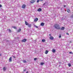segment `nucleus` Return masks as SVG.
Returning a JSON list of instances; mask_svg holds the SVG:
<instances>
[{"label":"nucleus","mask_w":73,"mask_h":73,"mask_svg":"<svg viewBox=\"0 0 73 73\" xmlns=\"http://www.w3.org/2000/svg\"><path fill=\"white\" fill-rule=\"evenodd\" d=\"M64 8H65V7H66V5H64Z\"/></svg>","instance_id":"33"},{"label":"nucleus","mask_w":73,"mask_h":73,"mask_svg":"<svg viewBox=\"0 0 73 73\" xmlns=\"http://www.w3.org/2000/svg\"><path fill=\"white\" fill-rule=\"evenodd\" d=\"M46 4V3H44V4H43V5H45Z\"/></svg>","instance_id":"29"},{"label":"nucleus","mask_w":73,"mask_h":73,"mask_svg":"<svg viewBox=\"0 0 73 73\" xmlns=\"http://www.w3.org/2000/svg\"><path fill=\"white\" fill-rule=\"evenodd\" d=\"M61 35L60 34V35H59V38H61Z\"/></svg>","instance_id":"23"},{"label":"nucleus","mask_w":73,"mask_h":73,"mask_svg":"<svg viewBox=\"0 0 73 73\" xmlns=\"http://www.w3.org/2000/svg\"><path fill=\"white\" fill-rule=\"evenodd\" d=\"M26 7V5H25L24 4L22 5V8H24V9Z\"/></svg>","instance_id":"7"},{"label":"nucleus","mask_w":73,"mask_h":73,"mask_svg":"<svg viewBox=\"0 0 73 73\" xmlns=\"http://www.w3.org/2000/svg\"><path fill=\"white\" fill-rule=\"evenodd\" d=\"M21 31V29H19V30H18L17 31V32H20Z\"/></svg>","instance_id":"15"},{"label":"nucleus","mask_w":73,"mask_h":73,"mask_svg":"<svg viewBox=\"0 0 73 73\" xmlns=\"http://www.w3.org/2000/svg\"><path fill=\"white\" fill-rule=\"evenodd\" d=\"M9 32H11V30L9 29Z\"/></svg>","instance_id":"24"},{"label":"nucleus","mask_w":73,"mask_h":73,"mask_svg":"<svg viewBox=\"0 0 73 73\" xmlns=\"http://www.w3.org/2000/svg\"><path fill=\"white\" fill-rule=\"evenodd\" d=\"M38 19L37 18H36L34 20V22H36L37 21H38Z\"/></svg>","instance_id":"6"},{"label":"nucleus","mask_w":73,"mask_h":73,"mask_svg":"<svg viewBox=\"0 0 73 73\" xmlns=\"http://www.w3.org/2000/svg\"><path fill=\"white\" fill-rule=\"evenodd\" d=\"M64 29H65V27H62L60 29V30H62V31H63Z\"/></svg>","instance_id":"8"},{"label":"nucleus","mask_w":73,"mask_h":73,"mask_svg":"<svg viewBox=\"0 0 73 73\" xmlns=\"http://www.w3.org/2000/svg\"><path fill=\"white\" fill-rule=\"evenodd\" d=\"M35 27H36V28H38V27L36 26H35Z\"/></svg>","instance_id":"31"},{"label":"nucleus","mask_w":73,"mask_h":73,"mask_svg":"<svg viewBox=\"0 0 73 73\" xmlns=\"http://www.w3.org/2000/svg\"><path fill=\"white\" fill-rule=\"evenodd\" d=\"M40 1V0H37V3H38Z\"/></svg>","instance_id":"25"},{"label":"nucleus","mask_w":73,"mask_h":73,"mask_svg":"<svg viewBox=\"0 0 73 73\" xmlns=\"http://www.w3.org/2000/svg\"><path fill=\"white\" fill-rule=\"evenodd\" d=\"M36 60H37V58H34V60L35 61H36Z\"/></svg>","instance_id":"22"},{"label":"nucleus","mask_w":73,"mask_h":73,"mask_svg":"<svg viewBox=\"0 0 73 73\" xmlns=\"http://www.w3.org/2000/svg\"><path fill=\"white\" fill-rule=\"evenodd\" d=\"M23 63H26V62H27V61L25 60H24L23 61Z\"/></svg>","instance_id":"17"},{"label":"nucleus","mask_w":73,"mask_h":73,"mask_svg":"<svg viewBox=\"0 0 73 73\" xmlns=\"http://www.w3.org/2000/svg\"><path fill=\"white\" fill-rule=\"evenodd\" d=\"M13 57L14 58H16V57L14 56H13Z\"/></svg>","instance_id":"30"},{"label":"nucleus","mask_w":73,"mask_h":73,"mask_svg":"<svg viewBox=\"0 0 73 73\" xmlns=\"http://www.w3.org/2000/svg\"><path fill=\"white\" fill-rule=\"evenodd\" d=\"M42 42H45V39H43L42 40Z\"/></svg>","instance_id":"16"},{"label":"nucleus","mask_w":73,"mask_h":73,"mask_svg":"<svg viewBox=\"0 0 73 73\" xmlns=\"http://www.w3.org/2000/svg\"><path fill=\"white\" fill-rule=\"evenodd\" d=\"M49 52V51L48 50H46L45 51V52H44V53L45 54H48V53Z\"/></svg>","instance_id":"10"},{"label":"nucleus","mask_w":73,"mask_h":73,"mask_svg":"<svg viewBox=\"0 0 73 73\" xmlns=\"http://www.w3.org/2000/svg\"><path fill=\"white\" fill-rule=\"evenodd\" d=\"M52 52H53V53H55L56 52V50H55V49H52Z\"/></svg>","instance_id":"13"},{"label":"nucleus","mask_w":73,"mask_h":73,"mask_svg":"<svg viewBox=\"0 0 73 73\" xmlns=\"http://www.w3.org/2000/svg\"><path fill=\"white\" fill-rule=\"evenodd\" d=\"M25 24L26 25H28V27L29 28L31 27V25L29 24V23H27L26 21H25Z\"/></svg>","instance_id":"2"},{"label":"nucleus","mask_w":73,"mask_h":73,"mask_svg":"<svg viewBox=\"0 0 73 73\" xmlns=\"http://www.w3.org/2000/svg\"><path fill=\"white\" fill-rule=\"evenodd\" d=\"M54 27L57 29H60V27L59 26V25L57 24H55L54 26Z\"/></svg>","instance_id":"1"},{"label":"nucleus","mask_w":73,"mask_h":73,"mask_svg":"<svg viewBox=\"0 0 73 73\" xmlns=\"http://www.w3.org/2000/svg\"><path fill=\"white\" fill-rule=\"evenodd\" d=\"M1 54H0V56H1Z\"/></svg>","instance_id":"37"},{"label":"nucleus","mask_w":73,"mask_h":73,"mask_svg":"<svg viewBox=\"0 0 73 73\" xmlns=\"http://www.w3.org/2000/svg\"><path fill=\"white\" fill-rule=\"evenodd\" d=\"M12 57H10L9 59V62H12Z\"/></svg>","instance_id":"5"},{"label":"nucleus","mask_w":73,"mask_h":73,"mask_svg":"<svg viewBox=\"0 0 73 73\" xmlns=\"http://www.w3.org/2000/svg\"><path fill=\"white\" fill-rule=\"evenodd\" d=\"M36 0H31L30 1V3L31 4L34 3L36 2Z\"/></svg>","instance_id":"3"},{"label":"nucleus","mask_w":73,"mask_h":73,"mask_svg":"<svg viewBox=\"0 0 73 73\" xmlns=\"http://www.w3.org/2000/svg\"><path fill=\"white\" fill-rule=\"evenodd\" d=\"M26 70H27L25 69V70H23V71H24V72H25V71H26Z\"/></svg>","instance_id":"32"},{"label":"nucleus","mask_w":73,"mask_h":73,"mask_svg":"<svg viewBox=\"0 0 73 73\" xmlns=\"http://www.w3.org/2000/svg\"><path fill=\"white\" fill-rule=\"evenodd\" d=\"M69 53H70V54H72L73 53L72 52H69Z\"/></svg>","instance_id":"26"},{"label":"nucleus","mask_w":73,"mask_h":73,"mask_svg":"<svg viewBox=\"0 0 73 73\" xmlns=\"http://www.w3.org/2000/svg\"><path fill=\"white\" fill-rule=\"evenodd\" d=\"M66 34L67 35H69V33H66Z\"/></svg>","instance_id":"28"},{"label":"nucleus","mask_w":73,"mask_h":73,"mask_svg":"<svg viewBox=\"0 0 73 73\" xmlns=\"http://www.w3.org/2000/svg\"><path fill=\"white\" fill-rule=\"evenodd\" d=\"M13 28H14V29H17V27H13Z\"/></svg>","instance_id":"19"},{"label":"nucleus","mask_w":73,"mask_h":73,"mask_svg":"<svg viewBox=\"0 0 73 73\" xmlns=\"http://www.w3.org/2000/svg\"><path fill=\"white\" fill-rule=\"evenodd\" d=\"M42 9L41 8H39L38 10V12H40L41 11Z\"/></svg>","instance_id":"12"},{"label":"nucleus","mask_w":73,"mask_h":73,"mask_svg":"<svg viewBox=\"0 0 73 73\" xmlns=\"http://www.w3.org/2000/svg\"><path fill=\"white\" fill-rule=\"evenodd\" d=\"M49 36H51V34H50L49 35Z\"/></svg>","instance_id":"35"},{"label":"nucleus","mask_w":73,"mask_h":73,"mask_svg":"<svg viewBox=\"0 0 73 73\" xmlns=\"http://www.w3.org/2000/svg\"><path fill=\"white\" fill-rule=\"evenodd\" d=\"M67 11L68 13H70V10L69 9H67Z\"/></svg>","instance_id":"14"},{"label":"nucleus","mask_w":73,"mask_h":73,"mask_svg":"<svg viewBox=\"0 0 73 73\" xmlns=\"http://www.w3.org/2000/svg\"><path fill=\"white\" fill-rule=\"evenodd\" d=\"M44 64V63H41L40 64L41 65H43Z\"/></svg>","instance_id":"20"},{"label":"nucleus","mask_w":73,"mask_h":73,"mask_svg":"<svg viewBox=\"0 0 73 73\" xmlns=\"http://www.w3.org/2000/svg\"><path fill=\"white\" fill-rule=\"evenodd\" d=\"M26 41H27V39H24L21 41L22 42H26Z\"/></svg>","instance_id":"4"},{"label":"nucleus","mask_w":73,"mask_h":73,"mask_svg":"<svg viewBox=\"0 0 73 73\" xmlns=\"http://www.w3.org/2000/svg\"><path fill=\"white\" fill-rule=\"evenodd\" d=\"M44 23H42L40 24V25H41V26H44Z\"/></svg>","instance_id":"11"},{"label":"nucleus","mask_w":73,"mask_h":73,"mask_svg":"<svg viewBox=\"0 0 73 73\" xmlns=\"http://www.w3.org/2000/svg\"><path fill=\"white\" fill-rule=\"evenodd\" d=\"M26 73H28V72L27 71V72H26Z\"/></svg>","instance_id":"36"},{"label":"nucleus","mask_w":73,"mask_h":73,"mask_svg":"<svg viewBox=\"0 0 73 73\" xmlns=\"http://www.w3.org/2000/svg\"><path fill=\"white\" fill-rule=\"evenodd\" d=\"M3 70H6V68L5 67H4L3 68Z\"/></svg>","instance_id":"18"},{"label":"nucleus","mask_w":73,"mask_h":73,"mask_svg":"<svg viewBox=\"0 0 73 73\" xmlns=\"http://www.w3.org/2000/svg\"><path fill=\"white\" fill-rule=\"evenodd\" d=\"M40 1H43V0H40Z\"/></svg>","instance_id":"34"},{"label":"nucleus","mask_w":73,"mask_h":73,"mask_svg":"<svg viewBox=\"0 0 73 73\" xmlns=\"http://www.w3.org/2000/svg\"><path fill=\"white\" fill-rule=\"evenodd\" d=\"M2 7V5H0V8Z\"/></svg>","instance_id":"27"},{"label":"nucleus","mask_w":73,"mask_h":73,"mask_svg":"<svg viewBox=\"0 0 73 73\" xmlns=\"http://www.w3.org/2000/svg\"><path fill=\"white\" fill-rule=\"evenodd\" d=\"M54 38L52 36H50V40H53Z\"/></svg>","instance_id":"9"},{"label":"nucleus","mask_w":73,"mask_h":73,"mask_svg":"<svg viewBox=\"0 0 73 73\" xmlns=\"http://www.w3.org/2000/svg\"><path fill=\"white\" fill-rule=\"evenodd\" d=\"M68 65L69 66H71V64H68Z\"/></svg>","instance_id":"21"}]
</instances>
